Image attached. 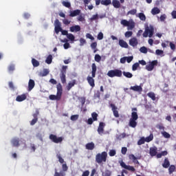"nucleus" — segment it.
Masks as SVG:
<instances>
[{
    "mask_svg": "<svg viewBox=\"0 0 176 176\" xmlns=\"http://www.w3.org/2000/svg\"><path fill=\"white\" fill-rule=\"evenodd\" d=\"M56 95H50L49 98L52 100L60 101L63 96V85L61 83H58L56 85Z\"/></svg>",
    "mask_w": 176,
    "mask_h": 176,
    "instance_id": "f257e3e1",
    "label": "nucleus"
},
{
    "mask_svg": "<svg viewBox=\"0 0 176 176\" xmlns=\"http://www.w3.org/2000/svg\"><path fill=\"white\" fill-rule=\"evenodd\" d=\"M92 71H91V76L90 77L89 76L87 77V80L89 83V85L91 87H94L96 86V84L94 83V78H96V74L97 72V65H96V63H93L91 65Z\"/></svg>",
    "mask_w": 176,
    "mask_h": 176,
    "instance_id": "f03ea898",
    "label": "nucleus"
},
{
    "mask_svg": "<svg viewBox=\"0 0 176 176\" xmlns=\"http://www.w3.org/2000/svg\"><path fill=\"white\" fill-rule=\"evenodd\" d=\"M107 157H108V153L103 151L101 153H98L96 155V162L98 164H102V163H105L107 162Z\"/></svg>",
    "mask_w": 176,
    "mask_h": 176,
    "instance_id": "7ed1b4c3",
    "label": "nucleus"
},
{
    "mask_svg": "<svg viewBox=\"0 0 176 176\" xmlns=\"http://www.w3.org/2000/svg\"><path fill=\"white\" fill-rule=\"evenodd\" d=\"M68 68V66L63 65L62 66V68L60 69V78L61 80V82L63 85H65L67 83V69Z\"/></svg>",
    "mask_w": 176,
    "mask_h": 176,
    "instance_id": "20e7f679",
    "label": "nucleus"
},
{
    "mask_svg": "<svg viewBox=\"0 0 176 176\" xmlns=\"http://www.w3.org/2000/svg\"><path fill=\"white\" fill-rule=\"evenodd\" d=\"M122 70L120 69H113V70H110L107 72V76H109V78H115L116 76L117 78H122Z\"/></svg>",
    "mask_w": 176,
    "mask_h": 176,
    "instance_id": "39448f33",
    "label": "nucleus"
},
{
    "mask_svg": "<svg viewBox=\"0 0 176 176\" xmlns=\"http://www.w3.org/2000/svg\"><path fill=\"white\" fill-rule=\"evenodd\" d=\"M50 140L54 144H61L64 138L63 137H57V135L54 134H50Z\"/></svg>",
    "mask_w": 176,
    "mask_h": 176,
    "instance_id": "423d86ee",
    "label": "nucleus"
},
{
    "mask_svg": "<svg viewBox=\"0 0 176 176\" xmlns=\"http://www.w3.org/2000/svg\"><path fill=\"white\" fill-rule=\"evenodd\" d=\"M54 25V31L56 34H59V32H61V31H63V28H61V23L58 19L55 20Z\"/></svg>",
    "mask_w": 176,
    "mask_h": 176,
    "instance_id": "0eeeda50",
    "label": "nucleus"
},
{
    "mask_svg": "<svg viewBox=\"0 0 176 176\" xmlns=\"http://www.w3.org/2000/svg\"><path fill=\"white\" fill-rule=\"evenodd\" d=\"M120 164L121 167H122V168H125V170H128V171H131L132 173H134V171H135V168H134V166L126 165V163H124V162L123 161H121L120 162Z\"/></svg>",
    "mask_w": 176,
    "mask_h": 176,
    "instance_id": "6e6552de",
    "label": "nucleus"
},
{
    "mask_svg": "<svg viewBox=\"0 0 176 176\" xmlns=\"http://www.w3.org/2000/svg\"><path fill=\"white\" fill-rule=\"evenodd\" d=\"M148 35L149 38H152L153 36V28H151V29H149V28H146L144 32L143 33V36L144 38H148Z\"/></svg>",
    "mask_w": 176,
    "mask_h": 176,
    "instance_id": "1a4fd4ad",
    "label": "nucleus"
},
{
    "mask_svg": "<svg viewBox=\"0 0 176 176\" xmlns=\"http://www.w3.org/2000/svg\"><path fill=\"white\" fill-rule=\"evenodd\" d=\"M156 65H157V60H153L146 66V69L147 71H153V69Z\"/></svg>",
    "mask_w": 176,
    "mask_h": 176,
    "instance_id": "9d476101",
    "label": "nucleus"
},
{
    "mask_svg": "<svg viewBox=\"0 0 176 176\" xmlns=\"http://www.w3.org/2000/svg\"><path fill=\"white\" fill-rule=\"evenodd\" d=\"M11 143L12 144V146L19 148V146H20V138H13L11 140Z\"/></svg>",
    "mask_w": 176,
    "mask_h": 176,
    "instance_id": "9b49d317",
    "label": "nucleus"
},
{
    "mask_svg": "<svg viewBox=\"0 0 176 176\" xmlns=\"http://www.w3.org/2000/svg\"><path fill=\"white\" fill-rule=\"evenodd\" d=\"M110 107L112 109L115 118H119V111H118V107H116V106L112 103L110 104Z\"/></svg>",
    "mask_w": 176,
    "mask_h": 176,
    "instance_id": "f8f14e48",
    "label": "nucleus"
},
{
    "mask_svg": "<svg viewBox=\"0 0 176 176\" xmlns=\"http://www.w3.org/2000/svg\"><path fill=\"white\" fill-rule=\"evenodd\" d=\"M149 153H150V156H151L152 157H153V156H156V155H157V147L156 146L151 147Z\"/></svg>",
    "mask_w": 176,
    "mask_h": 176,
    "instance_id": "ddd939ff",
    "label": "nucleus"
},
{
    "mask_svg": "<svg viewBox=\"0 0 176 176\" xmlns=\"http://www.w3.org/2000/svg\"><path fill=\"white\" fill-rule=\"evenodd\" d=\"M104 127H105V124L104 122H100L98 128V134H104Z\"/></svg>",
    "mask_w": 176,
    "mask_h": 176,
    "instance_id": "4468645a",
    "label": "nucleus"
},
{
    "mask_svg": "<svg viewBox=\"0 0 176 176\" xmlns=\"http://www.w3.org/2000/svg\"><path fill=\"white\" fill-rule=\"evenodd\" d=\"M129 45L131 46H133V47H135V46H137V45H138V40L137 39V38L133 37V38H131L129 40Z\"/></svg>",
    "mask_w": 176,
    "mask_h": 176,
    "instance_id": "2eb2a0df",
    "label": "nucleus"
},
{
    "mask_svg": "<svg viewBox=\"0 0 176 176\" xmlns=\"http://www.w3.org/2000/svg\"><path fill=\"white\" fill-rule=\"evenodd\" d=\"M25 100H27V95L25 94H23L22 95H19L18 96H16V101H17L18 102H21Z\"/></svg>",
    "mask_w": 176,
    "mask_h": 176,
    "instance_id": "dca6fc26",
    "label": "nucleus"
},
{
    "mask_svg": "<svg viewBox=\"0 0 176 176\" xmlns=\"http://www.w3.org/2000/svg\"><path fill=\"white\" fill-rule=\"evenodd\" d=\"M70 32H79L80 31V26L79 25H73L69 28Z\"/></svg>",
    "mask_w": 176,
    "mask_h": 176,
    "instance_id": "f3484780",
    "label": "nucleus"
},
{
    "mask_svg": "<svg viewBox=\"0 0 176 176\" xmlns=\"http://www.w3.org/2000/svg\"><path fill=\"white\" fill-rule=\"evenodd\" d=\"M76 85V80H73L72 82H69L68 85L66 86V89L67 91H69L74 86Z\"/></svg>",
    "mask_w": 176,
    "mask_h": 176,
    "instance_id": "a211bd4d",
    "label": "nucleus"
},
{
    "mask_svg": "<svg viewBox=\"0 0 176 176\" xmlns=\"http://www.w3.org/2000/svg\"><path fill=\"white\" fill-rule=\"evenodd\" d=\"M130 90H133V91H138V93H141L142 91V87L135 85L133 87H131Z\"/></svg>",
    "mask_w": 176,
    "mask_h": 176,
    "instance_id": "6ab92c4d",
    "label": "nucleus"
},
{
    "mask_svg": "<svg viewBox=\"0 0 176 176\" xmlns=\"http://www.w3.org/2000/svg\"><path fill=\"white\" fill-rule=\"evenodd\" d=\"M85 148L88 151H93V149L96 148V145L94 144V142H91L87 143L85 145Z\"/></svg>",
    "mask_w": 176,
    "mask_h": 176,
    "instance_id": "aec40b11",
    "label": "nucleus"
},
{
    "mask_svg": "<svg viewBox=\"0 0 176 176\" xmlns=\"http://www.w3.org/2000/svg\"><path fill=\"white\" fill-rule=\"evenodd\" d=\"M79 14H80V10H75L70 12L69 16L75 17L76 16H79Z\"/></svg>",
    "mask_w": 176,
    "mask_h": 176,
    "instance_id": "412c9836",
    "label": "nucleus"
},
{
    "mask_svg": "<svg viewBox=\"0 0 176 176\" xmlns=\"http://www.w3.org/2000/svg\"><path fill=\"white\" fill-rule=\"evenodd\" d=\"M34 87H35V81H34V80H32V79H30L28 82L29 91H31V90H32V89H34Z\"/></svg>",
    "mask_w": 176,
    "mask_h": 176,
    "instance_id": "4be33fe9",
    "label": "nucleus"
},
{
    "mask_svg": "<svg viewBox=\"0 0 176 176\" xmlns=\"http://www.w3.org/2000/svg\"><path fill=\"white\" fill-rule=\"evenodd\" d=\"M119 45L121 47H124L125 49H127V47H129V45L127 44V43L122 39L119 40Z\"/></svg>",
    "mask_w": 176,
    "mask_h": 176,
    "instance_id": "5701e85b",
    "label": "nucleus"
},
{
    "mask_svg": "<svg viewBox=\"0 0 176 176\" xmlns=\"http://www.w3.org/2000/svg\"><path fill=\"white\" fill-rule=\"evenodd\" d=\"M129 126L133 129H135V127H137V120L130 119Z\"/></svg>",
    "mask_w": 176,
    "mask_h": 176,
    "instance_id": "b1692460",
    "label": "nucleus"
},
{
    "mask_svg": "<svg viewBox=\"0 0 176 176\" xmlns=\"http://www.w3.org/2000/svg\"><path fill=\"white\" fill-rule=\"evenodd\" d=\"M162 167H164V168H168V167H170V161L168 160V158H165L164 163L162 164Z\"/></svg>",
    "mask_w": 176,
    "mask_h": 176,
    "instance_id": "393cba45",
    "label": "nucleus"
},
{
    "mask_svg": "<svg viewBox=\"0 0 176 176\" xmlns=\"http://www.w3.org/2000/svg\"><path fill=\"white\" fill-rule=\"evenodd\" d=\"M129 159L132 160L133 162L135 163V164H140V162L137 160L138 158L133 154L129 155Z\"/></svg>",
    "mask_w": 176,
    "mask_h": 176,
    "instance_id": "a878e982",
    "label": "nucleus"
},
{
    "mask_svg": "<svg viewBox=\"0 0 176 176\" xmlns=\"http://www.w3.org/2000/svg\"><path fill=\"white\" fill-rule=\"evenodd\" d=\"M112 5L116 9H119V8H120V2L118 0H113Z\"/></svg>",
    "mask_w": 176,
    "mask_h": 176,
    "instance_id": "bb28decb",
    "label": "nucleus"
},
{
    "mask_svg": "<svg viewBox=\"0 0 176 176\" xmlns=\"http://www.w3.org/2000/svg\"><path fill=\"white\" fill-rule=\"evenodd\" d=\"M49 69H44L43 70V72H41L40 73H39V76H42V77H43V76H47V75H49Z\"/></svg>",
    "mask_w": 176,
    "mask_h": 176,
    "instance_id": "cd10ccee",
    "label": "nucleus"
},
{
    "mask_svg": "<svg viewBox=\"0 0 176 176\" xmlns=\"http://www.w3.org/2000/svg\"><path fill=\"white\" fill-rule=\"evenodd\" d=\"M160 13V9H159L157 7H155L151 10V14L155 16V14H159Z\"/></svg>",
    "mask_w": 176,
    "mask_h": 176,
    "instance_id": "c85d7f7f",
    "label": "nucleus"
},
{
    "mask_svg": "<svg viewBox=\"0 0 176 176\" xmlns=\"http://www.w3.org/2000/svg\"><path fill=\"white\" fill-rule=\"evenodd\" d=\"M138 17L142 21H145L146 20V16H145V14L142 12H140L138 14Z\"/></svg>",
    "mask_w": 176,
    "mask_h": 176,
    "instance_id": "c756f323",
    "label": "nucleus"
},
{
    "mask_svg": "<svg viewBox=\"0 0 176 176\" xmlns=\"http://www.w3.org/2000/svg\"><path fill=\"white\" fill-rule=\"evenodd\" d=\"M148 97H149V98H151V100H153V101H156V95H155V93L153 92H148L147 94Z\"/></svg>",
    "mask_w": 176,
    "mask_h": 176,
    "instance_id": "7c9ffc66",
    "label": "nucleus"
},
{
    "mask_svg": "<svg viewBox=\"0 0 176 176\" xmlns=\"http://www.w3.org/2000/svg\"><path fill=\"white\" fill-rule=\"evenodd\" d=\"M132 120H138V114L137 112L133 111L131 113V118H130Z\"/></svg>",
    "mask_w": 176,
    "mask_h": 176,
    "instance_id": "2f4dec72",
    "label": "nucleus"
},
{
    "mask_svg": "<svg viewBox=\"0 0 176 176\" xmlns=\"http://www.w3.org/2000/svg\"><path fill=\"white\" fill-rule=\"evenodd\" d=\"M100 3L104 6H108V5H111L112 3V1H111V0H102Z\"/></svg>",
    "mask_w": 176,
    "mask_h": 176,
    "instance_id": "473e14b6",
    "label": "nucleus"
},
{
    "mask_svg": "<svg viewBox=\"0 0 176 176\" xmlns=\"http://www.w3.org/2000/svg\"><path fill=\"white\" fill-rule=\"evenodd\" d=\"M53 61V56H52L51 54H50L47 57V58H46V60H45V63H47V64H52V62Z\"/></svg>",
    "mask_w": 176,
    "mask_h": 176,
    "instance_id": "72a5a7b5",
    "label": "nucleus"
},
{
    "mask_svg": "<svg viewBox=\"0 0 176 176\" xmlns=\"http://www.w3.org/2000/svg\"><path fill=\"white\" fill-rule=\"evenodd\" d=\"M32 64L34 67H39V61L36 60L35 58H32Z\"/></svg>",
    "mask_w": 176,
    "mask_h": 176,
    "instance_id": "f704fd0d",
    "label": "nucleus"
},
{
    "mask_svg": "<svg viewBox=\"0 0 176 176\" xmlns=\"http://www.w3.org/2000/svg\"><path fill=\"white\" fill-rule=\"evenodd\" d=\"M146 142H151V141H153V133H151L149 136L146 137L145 139Z\"/></svg>",
    "mask_w": 176,
    "mask_h": 176,
    "instance_id": "c9c22d12",
    "label": "nucleus"
},
{
    "mask_svg": "<svg viewBox=\"0 0 176 176\" xmlns=\"http://www.w3.org/2000/svg\"><path fill=\"white\" fill-rule=\"evenodd\" d=\"M112 175V172L109 170H105L104 172H102V176H111Z\"/></svg>",
    "mask_w": 176,
    "mask_h": 176,
    "instance_id": "e433bc0d",
    "label": "nucleus"
},
{
    "mask_svg": "<svg viewBox=\"0 0 176 176\" xmlns=\"http://www.w3.org/2000/svg\"><path fill=\"white\" fill-rule=\"evenodd\" d=\"M122 74L124 76H125L126 78H133V74L129 72H123Z\"/></svg>",
    "mask_w": 176,
    "mask_h": 176,
    "instance_id": "4c0bfd02",
    "label": "nucleus"
},
{
    "mask_svg": "<svg viewBox=\"0 0 176 176\" xmlns=\"http://www.w3.org/2000/svg\"><path fill=\"white\" fill-rule=\"evenodd\" d=\"M174 171H175V165L169 166V168H168L169 174H173Z\"/></svg>",
    "mask_w": 176,
    "mask_h": 176,
    "instance_id": "58836bf2",
    "label": "nucleus"
},
{
    "mask_svg": "<svg viewBox=\"0 0 176 176\" xmlns=\"http://www.w3.org/2000/svg\"><path fill=\"white\" fill-rule=\"evenodd\" d=\"M67 39H69L72 42H74V41H75V36H74V34H72L71 33L67 34Z\"/></svg>",
    "mask_w": 176,
    "mask_h": 176,
    "instance_id": "ea45409f",
    "label": "nucleus"
},
{
    "mask_svg": "<svg viewBox=\"0 0 176 176\" xmlns=\"http://www.w3.org/2000/svg\"><path fill=\"white\" fill-rule=\"evenodd\" d=\"M91 118L94 120V122H97L98 120L97 118H98V114H97V113L96 112H93L91 113Z\"/></svg>",
    "mask_w": 176,
    "mask_h": 176,
    "instance_id": "a19ab883",
    "label": "nucleus"
},
{
    "mask_svg": "<svg viewBox=\"0 0 176 176\" xmlns=\"http://www.w3.org/2000/svg\"><path fill=\"white\" fill-rule=\"evenodd\" d=\"M161 134H162L164 138H170L171 137V135H170V133H167L166 131H162L161 132Z\"/></svg>",
    "mask_w": 176,
    "mask_h": 176,
    "instance_id": "79ce46f5",
    "label": "nucleus"
},
{
    "mask_svg": "<svg viewBox=\"0 0 176 176\" xmlns=\"http://www.w3.org/2000/svg\"><path fill=\"white\" fill-rule=\"evenodd\" d=\"M140 67V63H135L132 65V71H137Z\"/></svg>",
    "mask_w": 176,
    "mask_h": 176,
    "instance_id": "37998d69",
    "label": "nucleus"
},
{
    "mask_svg": "<svg viewBox=\"0 0 176 176\" xmlns=\"http://www.w3.org/2000/svg\"><path fill=\"white\" fill-rule=\"evenodd\" d=\"M146 141L145 140L144 138H140L138 142V145H144Z\"/></svg>",
    "mask_w": 176,
    "mask_h": 176,
    "instance_id": "c03bdc74",
    "label": "nucleus"
},
{
    "mask_svg": "<svg viewBox=\"0 0 176 176\" xmlns=\"http://www.w3.org/2000/svg\"><path fill=\"white\" fill-rule=\"evenodd\" d=\"M140 52L141 53H144V54H146L148 53V49L146 47H142L140 49Z\"/></svg>",
    "mask_w": 176,
    "mask_h": 176,
    "instance_id": "a18cd8bd",
    "label": "nucleus"
},
{
    "mask_svg": "<svg viewBox=\"0 0 176 176\" xmlns=\"http://www.w3.org/2000/svg\"><path fill=\"white\" fill-rule=\"evenodd\" d=\"M62 4L63 6H65V8H71V3L68 2V1H63Z\"/></svg>",
    "mask_w": 176,
    "mask_h": 176,
    "instance_id": "49530a36",
    "label": "nucleus"
},
{
    "mask_svg": "<svg viewBox=\"0 0 176 176\" xmlns=\"http://www.w3.org/2000/svg\"><path fill=\"white\" fill-rule=\"evenodd\" d=\"M56 157H57V159H58L59 163H60L61 164H63V163H64V159H63V157H61V154H57Z\"/></svg>",
    "mask_w": 176,
    "mask_h": 176,
    "instance_id": "de8ad7c7",
    "label": "nucleus"
},
{
    "mask_svg": "<svg viewBox=\"0 0 176 176\" xmlns=\"http://www.w3.org/2000/svg\"><path fill=\"white\" fill-rule=\"evenodd\" d=\"M126 27H129L130 30H133V28L135 27V24L134 23V22H129Z\"/></svg>",
    "mask_w": 176,
    "mask_h": 176,
    "instance_id": "09e8293b",
    "label": "nucleus"
},
{
    "mask_svg": "<svg viewBox=\"0 0 176 176\" xmlns=\"http://www.w3.org/2000/svg\"><path fill=\"white\" fill-rule=\"evenodd\" d=\"M94 60L96 63H100V61H101V56H100V54H96Z\"/></svg>",
    "mask_w": 176,
    "mask_h": 176,
    "instance_id": "8fccbe9b",
    "label": "nucleus"
},
{
    "mask_svg": "<svg viewBox=\"0 0 176 176\" xmlns=\"http://www.w3.org/2000/svg\"><path fill=\"white\" fill-rule=\"evenodd\" d=\"M70 119L73 122H75L76 120H78V119H79V115H73L70 117Z\"/></svg>",
    "mask_w": 176,
    "mask_h": 176,
    "instance_id": "3c124183",
    "label": "nucleus"
},
{
    "mask_svg": "<svg viewBox=\"0 0 176 176\" xmlns=\"http://www.w3.org/2000/svg\"><path fill=\"white\" fill-rule=\"evenodd\" d=\"M137 14V9H133L127 12V14H131L132 16H134V14Z\"/></svg>",
    "mask_w": 176,
    "mask_h": 176,
    "instance_id": "603ef678",
    "label": "nucleus"
},
{
    "mask_svg": "<svg viewBox=\"0 0 176 176\" xmlns=\"http://www.w3.org/2000/svg\"><path fill=\"white\" fill-rule=\"evenodd\" d=\"M54 176H65V173L64 172H57V170H56Z\"/></svg>",
    "mask_w": 176,
    "mask_h": 176,
    "instance_id": "864d4df0",
    "label": "nucleus"
},
{
    "mask_svg": "<svg viewBox=\"0 0 176 176\" xmlns=\"http://www.w3.org/2000/svg\"><path fill=\"white\" fill-rule=\"evenodd\" d=\"M129 21L126 19H123L121 21V24L124 27H127V25H129Z\"/></svg>",
    "mask_w": 176,
    "mask_h": 176,
    "instance_id": "5fc2aeb1",
    "label": "nucleus"
},
{
    "mask_svg": "<svg viewBox=\"0 0 176 176\" xmlns=\"http://www.w3.org/2000/svg\"><path fill=\"white\" fill-rule=\"evenodd\" d=\"M133 36V32L131 31H127L125 32V37L126 38H130V36Z\"/></svg>",
    "mask_w": 176,
    "mask_h": 176,
    "instance_id": "6e6d98bb",
    "label": "nucleus"
},
{
    "mask_svg": "<svg viewBox=\"0 0 176 176\" xmlns=\"http://www.w3.org/2000/svg\"><path fill=\"white\" fill-rule=\"evenodd\" d=\"M98 41H102V39H104V34H102V32H99L98 34Z\"/></svg>",
    "mask_w": 176,
    "mask_h": 176,
    "instance_id": "4d7b16f0",
    "label": "nucleus"
},
{
    "mask_svg": "<svg viewBox=\"0 0 176 176\" xmlns=\"http://www.w3.org/2000/svg\"><path fill=\"white\" fill-rule=\"evenodd\" d=\"M63 24H65V25H69V24H71V21H69L67 19H65L63 20Z\"/></svg>",
    "mask_w": 176,
    "mask_h": 176,
    "instance_id": "13d9d810",
    "label": "nucleus"
},
{
    "mask_svg": "<svg viewBox=\"0 0 176 176\" xmlns=\"http://www.w3.org/2000/svg\"><path fill=\"white\" fill-rule=\"evenodd\" d=\"M169 46H170L171 50H173V52L175 51V44L173 43V42H170Z\"/></svg>",
    "mask_w": 176,
    "mask_h": 176,
    "instance_id": "bf43d9fd",
    "label": "nucleus"
},
{
    "mask_svg": "<svg viewBox=\"0 0 176 176\" xmlns=\"http://www.w3.org/2000/svg\"><path fill=\"white\" fill-rule=\"evenodd\" d=\"M62 170L63 171H68V166H67V164H63Z\"/></svg>",
    "mask_w": 176,
    "mask_h": 176,
    "instance_id": "052dcab7",
    "label": "nucleus"
},
{
    "mask_svg": "<svg viewBox=\"0 0 176 176\" xmlns=\"http://www.w3.org/2000/svg\"><path fill=\"white\" fill-rule=\"evenodd\" d=\"M86 40L83 38H80V46H83V45H85Z\"/></svg>",
    "mask_w": 176,
    "mask_h": 176,
    "instance_id": "680f3d73",
    "label": "nucleus"
},
{
    "mask_svg": "<svg viewBox=\"0 0 176 176\" xmlns=\"http://www.w3.org/2000/svg\"><path fill=\"white\" fill-rule=\"evenodd\" d=\"M109 156H115L116 155V150H110L109 153Z\"/></svg>",
    "mask_w": 176,
    "mask_h": 176,
    "instance_id": "e2e57ef3",
    "label": "nucleus"
},
{
    "mask_svg": "<svg viewBox=\"0 0 176 176\" xmlns=\"http://www.w3.org/2000/svg\"><path fill=\"white\" fill-rule=\"evenodd\" d=\"M121 153L122 155H126L127 153V147H122L121 149Z\"/></svg>",
    "mask_w": 176,
    "mask_h": 176,
    "instance_id": "0e129e2a",
    "label": "nucleus"
},
{
    "mask_svg": "<svg viewBox=\"0 0 176 176\" xmlns=\"http://www.w3.org/2000/svg\"><path fill=\"white\" fill-rule=\"evenodd\" d=\"M126 62L128 63H131V61L134 58V57L133 56H126Z\"/></svg>",
    "mask_w": 176,
    "mask_h": 176,
    "instance_id": "69168bd1",
    "label": "nucleus"
},
{
    "mask_svg": "<svg viewBox=\"0 0 176 176\" xmlns=\"http://www.w3.org/2000/svg\"><path fill=\"white\" fill-rule=\"evenodd\" d=\"M156 127L157 129H159V130H162L163 131H164V126H163V124H157Z\"/></svg>",
    "mask_w": 176,
    "mask_h": 176,
    "instance_id": "338daca9",
    "label": "nucleus"
},
{
    "mask_svg": "<svg viewBox=\"0 0 176 176\" xmlns=\"http://www.w3.org/2000/svg\"><path fill=\"white\" fill-rule=\"evenodd\" d=\"M90 175V171L89 170H85L82 173V176H89Z\"/></svg>",
    "mask_w": 176,
    "mask_h": 176,
    "instance_id": "774afa93",
    "label": "nucleus"
}]
</instances>
